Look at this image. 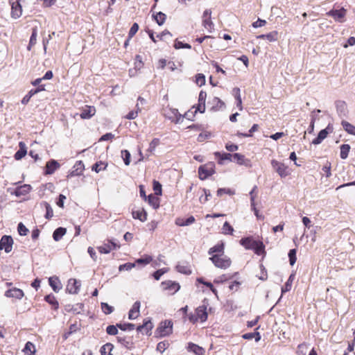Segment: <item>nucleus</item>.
Returning a JSON list of instances; mask_svg holds the SVG:
<instances>
[{
	"label": "nucleus",
	"mask_w": 355,
	"mask_h": 355,
	"mask_svg": "<svg viewBox=\"0 0 355 355\" xmlns=\"http://www.w3.org/2000/svg\"><path fill=\"white\" fill-rule=\"evenodd\" d=\"M229 282L230 284L228 286L230 289L234 288V287H239L243 280L241 277H239L238 272H234L232 275L224 274L220 277H218V279L215 281V282Z\"/></svg>",
	"instance_id": "1"
},
{
	"label": "nucleus",
	"mask_w": 355,
	"mask_h": 355,
	"mask_svg": "<svg viewBox=\"0 0 355 355\" xmlns=\"http://www.w3.org/2000/svg\"><path fill=\"white\" fill-rule=\"evenodd\" d=\"M209 260L216 268L223 270L229 268L232 263L231 259L225 254L219 256L214 255L209 257Z\"/></svg>",
	"instance_id": "2"
},
{
	"label": "nucleus",
	"mask_w": 355,
	"mask_h": 355,
	"mask_svg": "<svg viewBox=\"0 0 355 355\" xmlns=\"http://www.w3.org/2000/svg\"><path fill=\"white\" fill-rule=\"evenodd\" d=\"M215 164L213 162H207L198 168V176L201 180H205L216 173Z\"/></svg>",
	"instance_id": "3"
},
{
	"label": "nucleus",
	"mask_w": 355,
	"mask_h": 355,
	"mask_svg": "<svg viewBox=\"0 0 355 355\" xmlns=\"http://www.w3.org/2000/svg\"><path fill=\"white\" fill-rule=\"evenodd\" d=\"M173 322L171 320H166L159 323L155 331L156 335L159 337L167 336L172 334Z\"/></svg>",
	"instance_id": "4"
},
{
	"label": "nucleus",
	"mask_w": 355,
	"mask_h": 355,
	"mask_svg": "<svg viewBox=\"0 0 355 355\" xmlns=\"http://www.w3.org/2000/svg\"><path fill=\"white\" fill-rule=\"evenodd\" d=\"M271 165L273 169L281 178H286L291 174L288 166L282 162H280L276 159H272Z\"/></svg>",
	"instance_id": "5"
},
{
	"label": "nucleus",
	"mask_w": 355,
	"mask_h": 355,
	"mask_svg": "<svg viewBox=\"0 0 355 355\" xmlns=\"http://www.w3.org/2000/svg\"><path fill=\"white\" fill-rule=\"evenodd\" d=\"M24 0H9L11 7L10 16L12 19H18L22 15L23 10L21 3Z\"/></svg>",
	"instance_id": "6"
},
{
	"label": "nucleus",
	"mask_w": 355,
	"mask_h": 355,
	"mask_svg": "<svg viewBox=\"0 0 355 355\" xmlns=\"http://www.w3.org/2000/svg\"><path fill=\"white\" fill-rule=\"evenodd\" d=\"M202 24L209 33L214 31V24L211 20V10L207 9L204 11L202 17Z\"/></svg>",
	"instance_id": "7"
},
{
	"label": "nucleus",
	"mask_w": 355,
	"mask_h": 355,
	"mask_svg": "<svg viewBox=\"0 0 355 355\" xmlns=\"http://www.w3.org/2000/svg\"><path fill=\"white\" fill-rule=\"evenodd\" d=\"M117 342L127 349L131 350L135 348L132 337L122 334L116 336Z\"/></svg>",
	"instance_id": "8"
},
{
	"label": "nucleus",
	"mask_w": 355,
	"mask_h": 355,
	"mask_svg": "<svg viewBox=\"0 0 355 355\" xmlns=\"http://www.w3.org/2000/svg\"><path fill=\"white\" fill-rule=\"evenodd\" d=\"M347 10L342 8L340 10H331L327 15L334 18L336 21L343 23L345 21V17L346 16Z\"/></svg>",
	"instance_id": "9"
},
{
	"label": "nucleus",
	"mask_w": 355,
	"mask_h": 355,
	"mask_svg": "<svg viewBox=\"0 0 355 355\" xmlns=\"http://www.w3.org/2000/svg\"><path fill=\"white\" fill-rule=\"evenodd\" d=\"M206 99H207L206 92L201 90L199 93L198 104L193 107V108L196 109L194 114L197 113L198 112H199L200 113H204L205 112Z\"/></svg>",
	"instance_id": "10"
},
{
	"label": "nucleus",
	"mask_w": 355,
	"mask_h": 355,
	"mask_svg": "<svg viewBox=\"0 0 355 355\" xmlns=\"http://www.w3.org/2000/svg\"><path fill=\"white\" fill-rule=\"evenodd\" d=\"M13 239L10 236L4 235L0 240V250H4L6 253L12 249Z\"/></svg>",
	"instance_id": "11"
},
{
	"label": "nucleus",
	"mask_w": 355,
	"mask_h": 355,
	"mask_svg": "<svg viewBox=\"0 0 355 355\" xmlns=\"http://www.w3.org/2000/svg\"><path fill=\"white\" fill-rule=\"evenodd\" d=\"M119 248H120L119 245H117L116 243H114L112 240H107V243H104L103 245L98 246L97 248V249L101 254H108L112 250Z\"/></svg>",
	"instance_id": "12"
},
{
	"label": "nucleus",
	"mask_w": 355,
	"mask_h": 355,
	"mask_svg": "<svg viewBox=\"0 0 355 355\" xmlns=\"http://www.w3.org/2000/svg\"><path fill=\"white\" fill-rule=\"evenodd\" d=\"M96 110L94 106L85 105L81 108L80 116L82 119H89L95 115Z\"/></svg>",
	"instance_id": "13"
},
{
	"label": "nucleus",
	"mask_w": 355,
	"mask_h": 355,
	"mask_svg": "<svg viewBox=\"0 0 355 355\" xmlns=\"http://www.w3.org/2000/svg\"><path fill=\"white\" fill-rule=\"evenodd\" d=\"M208 254L211 255V257L214 255H223L225 254V243L223 241H220L214 246L209 248L208 251Z\"/></svg>",
	"instance_id": "14"
},
{
	"label": "nucleus",
	"mask_w": 355,
	"mask_h": 355,
	"mask_svg": "<svg viewBox=\"0 0 355 355\" xmlns=\"http://www.w3.org/2000/svg\"><path fill=\"white\" fill-rule=\"evenodd\" d=\"M73 168V170L67 175V178L73 176L81 175L85 170V164L81 160L77 161Z\"/></svg>",
	"instance_id": "15"
},
{
	"label": "nucleus",
	"mask_w": 355,
	"mask_h": 355,
	"mask_svg": "<svg viewBox=\"0 0 355 355\" xmlns=\"http://www.w3.org/2000/svg\"><path fill=\"white\" fill-rule=\"evenodd\" d=\"M60 167V164L55 159H50L46 164L44 172L45 175H51Z\"/></svg>",
	"instance_id": "16"
},
{
	"label": "nucleus",
	"mask_w": 355,
	"mask_h": 355,
	"mask_svg": "<svg viewBox=\"0 0 355 355\" xmlns=\"http://www.w3.org/2000/svg\"><path fill=\"white\" fill-rule=\"evenodd\" d=\"M259 241L255 240L252 236L245 237L241 239L240 243L247 250H252L254 248Z\"/></svg>",
	"instance_id": "17"
},
{
	"label": "nucleus",
	"mask_w": 355,
	"mask_h": 355,
	"mask_svg": "<svg viewBox=\"0 0 355 355\" xmlns=\"http://www.w3.org/2000/svg\"><path fill=\"white\" fill-rule=\"evenodd\" d=\"M31 190V187L29 184H23L17 187L14 192L11 194H14L17 197H21L27 195Z\"/></svg>",
	"instance_id": "18"
},
{
	"label": "nucleus",
	"mask_w": 355,
	"mask_h": 355,
	"mask_svg": "<svg viewBox=\"0 0 355 355\" xmlns=\"http://www.w3.org/2000/svg\"><path fill=\"white\" fill-rule=\"evenodd\" d=\"M187 349L189 352H193L195 355H205V353L204 348L193 343H189Z\"/></svg>",
	"instance_id": "19"
},
{
	"label": "nucleus",
	"mask_w": 355,
	"mask_h": 355,
	"mask_svg": "<svg viewBox=\"0 0 355 355\" xmlns=\"http://www.w3.org/2000/svg\"><path fill=\"white\" fill-rule=\"evenodd\" d=\"M329 130H332V128H331L329 125L319 132L318 137L313 140L312 143L315 145L320 144L327 137Z\"/></svg>",
	"instance_id": "20"
},
{
	"label": "nucleus",
	"mask_w": 355,
	"mask_h": 355,
	"mask_svg": "<svg viewBox=\"0 0 355 355\" xmlns=\"http://www.w3.org/2000/svg\"><path fill=\"white\" fill-rule=\"evenodd\" d=\"M132 216L134 219H138L141 222H145L147 220V212L144 208L138 210H133Z\"/></svg>",
	"instance_id": "21"
},
{
	"label": "nucleus",
	"mask_w": 355,
	"mask_h": 355,
	"mask_svg": "<svg viewBox=\"0 0 355 355\" xmlns=\"http://www.w3.org/2000/svg\"><path fill=\"white\" fill-rule=\"evenodd\" d=\"M212 104L211 110L213 112H217L225 107V103L218 97H214L210 102Z\"/></svg>",
	"instance_id": "22"
},
{
	"label": "nucleus",
	"mask_w": 355,
	"mask_h": 355,
	"mask_svg": "<svg viewBox=\"0 0 355 355\" xmlns=\"http://www.w3.org/2000/svg\"><path fill=\"white\" fill-rule=\"evenodd\" d=\"M23 290H7L5 296L10 298L20 300L24 297Z\"/></svg>",
	"instance_id": "23"
},
{
	"label": "nucleus",
	"mask_w": 355,
	"mask_h": 355,
	"mask_svg": "<svg viewBox=\"0 0 355 355\" xmlns=\"http://www.w3.org/2000/svg\"><path fill=\"white\" fill-rule=\"evenodd\" d=\"M153 324L150 320L146 321L143 324L139 325L137 327V331L141 332L143 334H148L153 329Z\"/></svg>",
	"instance_id": "24"
},
{
	"label": "nucleus",
	"mask_w": 355,
	"mask_h": 355,
	"mask_svg": "<svg viewBox=\"0 0 355 355\" xmlns=\"http://www.w3.org/2000/svg\"><path fill=\"white\" fill-rule=\"evenodd\" d=\"M140 302L137 301L134 303L132 307L129 311L128 318L130 320L136 319L139 313Z\"/></svg>",
	"instance_id": "25"
},
{
	"label": "nucleus",
	"mask_w": 355,
	"mask_h": 355,
	"mask_svg": "<svg viewBox=\"0 0 355 355\" xmlns=\"http://www.w3.org/2000/svg\"><path fill=\"white\" fill-rule=\"evenodd\" d=\"M278 32L277 31H273L267 34H262L257 36V39H266L269 42H275L278 40Z\"/></svg>",
	"instance_id": "26"
},
{
	"label": "nucleus",
	"mask_w": 355,
	"mask_h": 355,
	"mask_svg": "<svg viewBox=\"0 0 355 355\" xmlns=\"http://www.w3.org/2000/svg\"><path fill=\"white\" fill-rule=\"evenodd\" d=\"M197 318L201 322H205L207 319V309L205 306H200L196 309Z\"/></svg>",
	"instance_id": "27"
},
{
	"label": "nucleus",
	"mask_w": 355,
	"mask_h": 355,
	"mask_svg": "<svg viewBox=\"0 0 355 355\" xmlns=\"http://www.w3.org/2000/svg\"><path fill=\"white\" fill-rule=\"evenodd\" d=\"M214 155L216 158H218V163L219 164H223L225 160L232 161V154L230 153L215 152Z\"/></svg>",
	"instance_id": "28"
},
{
	"label": "nucleus",
	"mask_w": 355,
	"mask_h": 355,
	"mask_svg": "<svg viewBox=\"0 0 355 355\" xmlns=\"http://www.w3.org/2000/svg\"><path fill=\"white\" fill-rule=\"evenodd\" d=\"M148 204L153 207V209H157L159 207L160 199L155 194H150L148 196L147 198Z\"/></svg>",
	"instance_id": "29"
},
{
	"label": "nucleus",
	"mask_w": 355,
	"mask_h": 355,
	"mask_svg": "<svg viewBox=\"0 0 355 355\" xmlns=\"http://www.w3.org/2000/svg\"><path fill=\"white\" fill-rule=\"evenodd\" d=\"M232 162H234L239 165H247L250 161L248 159H246L243 155L236 153L232 154Z\"/></svg>",
	"instance_id": "30"
},
{
	"label": "nucleus",
	"mask_w": 355,
	"mask_h": 355,
	"mask_svg": "<svg viewBox=\"0 0 355 355\" xmlns=\"http://www.w3.org/2000/svg\"><path fill=\"white\" fill-rule=\"evenodd\" d=\"M19 150H18L15 155L14 157L16 160H19L21 158H23L26 155V148L25 147V144L24 142L21 141L19 142Z\"/></svg>",
	"instance_id": "31"
},
{
	"label": "nucleus",
	"mask_w": 355,
	"mask_h": 355,
	"mask_svg": "<svg viewBox=\"0 0 355 355\" xmlns=\"http://www.w3.org/2000/svg\"><path fill=\"white\" fill-rule=\"evenodd\" d=\"M195 220V218L193 216H191L187 219L178 218L175 220V224L178 226H186L193 223Z\"/></svg>",
	"instance_id": "32"
},
{
	"label": "nucleus",
	"mask_w": 355,
	"mask_h": 355,
	"mask_svg": "<svg viewBox=\"0 0 355 355\" xmlns=\"http://www.w3.org/2000/svg\"><path fill=\"white\" fill-rule=\"evenodd\" d=\"M37 37V27H35L32 29V33H31V35L30 37L29 44L27 46L28 51H31L32 47L36 44Z\"/></svg>",
	"instance_id": "33"
},
{
	"label": "nucleus",
	"mask_w": 355,
	"mask_h": 355,
	"mask_svg": "<svg viewBox=\"0 0 355 355\" xmlns=\"http://www.w3.org/2000/svg\"><path fill=\"white\" fill-rule=\"evenodd\" d=\"M233 94L236 101V106L238 107L240 111L243 110L242 99L241 97L240 89L238 87L234 88Z\"/></svg>",
	"instance_id": "34"
},
{
	"label": "nucleus",
	"mask_w": 355,
	"mask_h": 355,
	"mask_svg": "<svg viewBox=\"0 0 355 355\" xmlns=\"http://www.w3.org/2000/svg\"><path fill=\"white\" fill-rule=\"evenodd\" d=\"M250 205L251 209L254 211V214L256 216L258 220H264V216L259 214V209L256 207L254 196H252V198H250Z\"/></svg>",
	"instance_id": "35"
},
{
	"label": "nucleus",
	"mask_w": 355,
	"mask_h": 355,
	"mask_svg": "<svg viewBox=\"0 0 355 355\" xmlns=\"http://www.w3.org/2000/svg\"><path fill=\"white\" fill-rule=\"evenodd\" d=\"M252 250H253L257 255H263L266 254L265 245L261 241H259L254 248H253Z\"/></svg>",
	"instance_id": "36"
},
{
	"label": "nucleus",
	"mask_w": 355,
	"mask_h": 355,
	"mask_svg": "<svg viewBox=\"0 0 355 355\" xmlns=\"http://www.w3.org/2000/svg\"><path fill=\"white\" fill-rule=\"evenodd\" d=\"M107 166V164L106 162L99 161L92 166V169L96 173H99L101 171L105 170Z\"/></svg>",
	"instance_id": "37"
},
{
	"label": "nucleus",
	"mask_w": 355,
	"mask_h": 355,
	"mask_svg": "<svg viewBox=\"0 0 355 355\" xmlns=\"http://www.w3.org/2000/svg\"><path fill=\"white\" fill-rule=\"evenodd\" d=\"M343 128L344 130L349 134L355 135V126L351 124L350 123L343 121L341 123Z\"/></svg>",
	"instance_id": "38"
},
{
	"label": "nucleus",
	"mask_w": 355,
	"mask_h": 355,
	"mask_svg": "<svg viewBox=\"0 0 355 355\" xmlns=\"http://www.w3.org/2000/svg\"><path fill=\"white\" fill-rule=\"evenodd\" d=\"M259 129V125L258 124H254L252 127L250 129L249 132L248 133H242L240 132H238L236 133V135L239 137H252L253 133L256 131H257Z\"/></svg>",
	"instance_id": "39"
},
{
	"label": "nucleus",
	"mask_w": 355,
	"mask_h": 355,
	"mask_svg": "<svg viewBox=\"0 0 355 355\" xmlns=\"http://www.w3.org/2000/svg\"><path fill=\"white\" fill-rule=\"evenodd\" d=\"M153 18L155 19V20L156 21V22L157 23V24L159 26L163 25L166 19V15L162 12H158L155 15H153Z\"/></svg>",
	"instance_id": "40"
},
{
	"label": "nucleus",
	"mask_w": 355,
	"mask_h": 355,
	"mask_svg": "<svg viewBox=\"0 0 355 355\" xmlns=\"http://www.w3.org/2000/svg\"><path fill=\"white\" fill-rule=\"evenodd\" d=\"M66 234V229L64 227H58L57 228L53 234V238L55 241H59L64 234Z\"/></svg>",
	"instance_id": "41"
},
{
	"label": "nucleus",
	"mask_w": 355,
	"mask_h": 355,
	"mask_svg": "<svg viewBox=\"0 0 355 355\" xmlns=\"http://www.w3.org/2000/svg\"><path fill=\"white\" fill-rule=\"evenodd\" d=\"M242 337L245 340H251L254 338L256 342H258L261 340V335L258 331L244 334Z\"/></svg>",
	"instance_id": "42"
},
{
	"label": "nucleus",
	"mask_w": 355,
	"mask_h": 355,
	"mask_svg": "<svg viewBox=\"0 0 355 355\" xmlns=\"http://www.w3.org/2000/svg\"><path fill=\"white\" fill-rule=\"evenodd\" d=\"M340 158L343 159H346L348 157L349 150H350V146L349 144H343L340 146Z\"/></svg>",
	"instance_id": "43"
},
{
	"label": "nucleus",
	"mask_w": 355,
	"mask_h": 355,
	"mask_svg": "<svg viewBox=\"0 0 355 355\" xmlns=\"http://www.w3.org/2000/svg\"><path fill=\"white\" fill-rule=\"evenodd\" d=\"M160 140L158 138H154L149 144L147 151L150 154H153L155 148L159 145Z\"/></svg>",
	"instance_id": "44"
},
{
	"label": "nucleus",
	"mask_w": 355,
	"mask_h": 355,
	"mask_svg": "<svg viewBox=\"0 0 355 355\" xmlns=\"http://www.w3.org/2000/svg\"><path fill=\"white\" fill-rule=\"evenodd\" d=\"M45 300H46V302H47L49 304H50L52 306V308L53 309H55V310L58 309L59 304H58L57 300L55 299V297L54 296L48 295L45 297Z\"/></svg>",
	"instance_id": "45"
},
{
	"label": "nucleus",
	"mask_w": 355,
	"mask_h": 355,
	"mask_svg": "<svg viewBox=\"0 0 355 355\" xmlns=\"http://www.w3.org/2000/svg\"><path fill=\"white\" fill-rule=\"evenodd\" d=\"M24 352L26 355H33L35 352V345L31 342H27L25 345Z\"/></svg>",
	"instance_id": "46"
},
{
	"label": "nucleus",
	"mask_w": 355,
	"mask_h": 355,
	"mask_svg": "<svg viewBox=\"0 0 355 355\" xmlns=\"http://www.w3.org/2000/svg\"><path fill=\"white\" fill-rule=\"evenodd\" d=\"M114 345L112 343H106L101 348V355H112L110 352L113 349Z\"/></svg>",
	"instance_id": "47"
},
{
	"label": "nucleus",
	"mask_w": 355,
	"mask_h": 355,
	"mask_svg": "<svg viewBox=\"0 0 355 355\" xmlns=\"http://www.w3.org/2000/svg\"><path fill=\"white\" fill-rule=\"evenodd\" d=\"M176 268L178 272L185 275H189L191 273V270L190 267L185 264H178L176 266Z\"/></svg>",
	"instance_id": "48"
},
{
	"label": "nucleus",
	"mask_w": 355,
	"mask_h": 355,
	"mask_svg": "<svg viewBox=\"0 0 355 355\" xmlns=\"http://www.w3.org/2000/svg\"><path fill=\"white\" fill-rule=\"evenodd\" d=\"M117 327L122 331H132L135 328V325L132 323H117Z\"/></svg>",
	"instance_id": "49"
},
{
	"label": "nucleus",
	"mask_w": 355,
	"mask_h": 355,
	"mask_svg": "<svg viewBox=\"0 0 355 355\" xmlns=\"http://www.w3.org/2000/svg\"><path fill=\"white\" fill-rule=\"evenodd\" d=\"M121 157L123 159L124 164L126 166L130 165V153L128 150H123L121 152Z\"/></svg>",
	"instance_id": "50"
},
{
	"label": "nucleus",
	"mask_w": 355,
	"mask_h": 355,
	"mask_svg": "<svg viewBox=\"0 0 355 355\" xmlns=\"http://www.w3.org/2000/svg\"><path fill=\"white\" fill-rule=\"evenodd\" d=\"M163 288H180V286L179 284L172 282L171 280L166 281L164 282H162Z\"/></svg>",
	"instance_id": "51"
},
{
	"label": "nucleus",
	"mask_w": 355,
	"mask_h": 355,
	"mask_svg": "<svg viewBox=\"0 0 355 355\" xmlns=\"http://www.w3.org/2000/svg\"><path fill=\"white\" fill-rule=\"evenodd\" d=\"M81 286V283L80 281L76 279H70L68 281L67 288H79Z\"/></svg>",
	"instance_id": "52"
},
{
	"label": "nucleus",
	"mask_w": 355,
	"mask_h": 355,
	"mask_svg": "<svg viewBox=\"0 0 355 355\" xmlns=\"http://www.w3.org/2000/svg\"><path fill=\"white\" fill-rule=\"evenodd\" d=\"M49 282L50 286H51L52 288H58L60 286V282L58 277H51L49 279Z\"/></svg>",
	"instance_id": "53"
},
{
	"label": "nucleus",
	"mask_w": 355,
	"mask_h": 355,
	"mask_svg": "<svg viewBox=\"0 0 355 355\" xmlns=\"http://www.w3.org/2000/svg\"><path fill=\"white\" fill-rule=\"evenodd\" d=\"M153 188L155 191V195L161 196L162 192V184L157 180H153Z\"/></svg>",
	"instance_id": "54"
},
{
	"label": "nucleus",
	"mask_w": 355,
	"mask_h": 355,
	"mask_svg": "<svg viewBox=\"0 0 355 355\" xmlns=\"http://www.w3.org/2000/svg\"><path fill=\"white\" fill-rule=\"evenodd\" d=\"M118 327L117 324L116 325H109L106 328V332L108 335L115 336L118 334Z\"/></svg>",
	"instance_id": "55"
},
{
	"label": "nucleus",
	"mask_w": 355,
	"mask_h": 355,
	"mask_svg": "<svg viewBox=\"0 0 355 355\" xmlns=\"http://www.w3.org/2000/svg\"><path fill=\"white\" fill-rule=\"evenodd\" d=\"M223 233L225 234H232L234 232V229L232 225L228 222H225L223 225Z\"/></svg>",
	"instance_id": "56"
},
{
	"label": "nucleus",
	"mask_w": 355,
	"mask_h": 355,
	"mask_svg": "<svg viewBox=\"0 0 355 355\" xmlns=\"http://www.w3.org/2000/svg\"><path fill=\"white\" fill-rule=\"evenodd\" d=\"M296 252H297L296 249H291L289 250L288 257H289V262L291 266H293L296 262V260H297Z\"/></svg>",
	"instance_id": "57"
},
{
	"label": "nucleus",
	"mask_w": 355,
	"mask_h": 355,
	"mask_svg": "<svg viewBox=\"0 0 355 355\" xmlns=\"http://www.w3.org/2000/svg\"><path fill=\"white\" fill-rule=\"evenodd\" d=\"M101 309L106 315L110 314L114 311V308L105 302L101 303Z\"/></svg>",
	"instance_id": "58"
},
{
	"label": "nucleus",
	"mask_w": 355,
	"mask_h": 355,
	"mask_svg": "<svg viewBox=\"0 0 355 355\" xmlns=\"http://www.w3.org/2000/svg\"><path fill=\"white\" fill-rule=\"evenodd\" d=\"M44 206L46 208L45 218L46 219H51L53 216V209L51 208V205L48 202H44Z\"/></svg>",
	"instance_id": "59"
},
{
	"label": "nucleus",
	"mask_w": 355,
	"mask_h": 355,
	"mask_svg": "<svg viewBox=\"0 0 355 355\" xmlns=\"http://www.w3.org/2000/svg\"><path fill=\"white\" fill-rule=\"evenodd\" d=\"M136 107H137V110L136 111H130L125 116V118L129 120L135 119L137 115L138 112L141 111V109L139 107V103L137 104Z\"/></svg>",
	"instance_id": "60"
},
{
	"label": "nucleus",
	"mask_w": 355,
	"mask_h": 355,
	"mask_svg": "<svg viewBox=\"0 0 355 355\" xmlns=\"http://www.w3.org/2000/svg\"><path fill=\"white\" fill-rule=\"evenodd\" d=\"M17 231L21 236H26L28 232V229L22 223H19Z\"/></svg>",
	"instance_id": "61"
},
{
	"label": "nucleus",
	"mask_w": 355,
	"mask_h": 355,
	"mask_svg": "<svg viewBox=\"0 0 355 355\" xmlns=\"http://www.w3.org/2000/svg\"><path fill=\"white\" fill-rule=\"evenodd\" d=\"M139 25L137 23H134L132 26H131L129 33H128V37L129 39L132 38L137 33V32L139 30Z\"/></svg>",
	"instance_id": "62"
},
{
	"label": "nucleus",
	"mask_w": 355,
	"mask_h": 355,
	"mask_svg": "<svg viewBox=\"0 0 355 355\" xmlns=\"http://www.w3.org/2000/svg\"><path fill=\"white\" fill-rule=\"evenodd\" d=\"M168 345L169 344L167 341L159 342L157 345V350L160 353H163Z\"/></svg>",
	"instance_id": "63"
},
{
	"label": "nucleus",
	"mask_w": 355,
	"mask_h": 355,
	"mask_svg": "<svg viewBox=\"0 0 355 355\" xmlns=\"http://www.w3.org/2000/svg\"><path fill=\"white\" fill-rule=\"evenodd\" d=\"M196 83L199 86H202L205 84V76L202 73H198L196 76Z\"/></svg>",
	"instance_id": "64"
}]
</instances>
